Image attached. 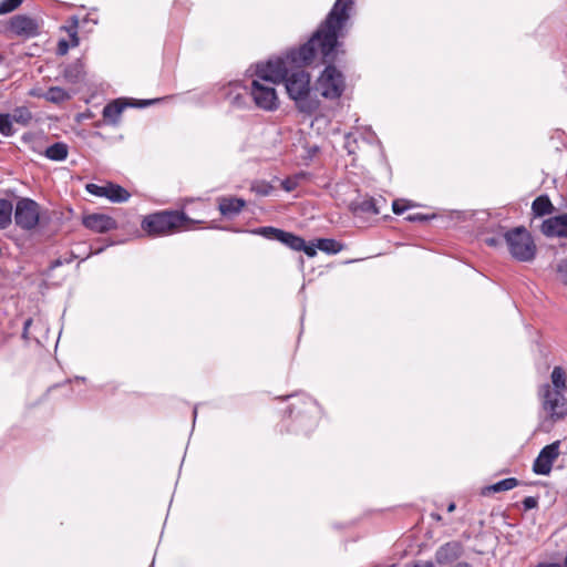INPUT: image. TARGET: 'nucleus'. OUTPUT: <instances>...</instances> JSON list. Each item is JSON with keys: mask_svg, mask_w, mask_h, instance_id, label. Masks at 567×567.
Instances as JSON below:
<instances>
[{"mask_svg": "<svg viewBox=\"0 0 567 567\" xmlns=\"http://www.w3.org/2000/svg\"><path fill=\"white\" fill-rule=\"evenodd\" d=\"M10 29L17 35L31 38L38 34L39 27L34 19L18 14L10 20Z\"/></svg>", "mask_w": 567, "mask_h": 567, "instance_id": "2eb2a0df", "label": "nucleus"}, {"mask_svg": "<svg viewBox=\"0 0 567 567\" xmlns=\"http://www.w3.org/2000/svg\"><path fill=\"white\" fill-rule=\"evenodd\" d=\"M535 216H545L551 213L553 204L547 196H538L532 205Z\"/></svg>", "mask_w": 567, "mask_h": 567, "instance_id": "b1692460", "label": "nucleus"}, {"mask_svg": "<svg viewBox=\"0 0 567 567\" xmlns=\"http://www.w3.org/2000/svg\"><path fill=\"white\" fill-rule=\"evenodd\" d=\"M413 567H434L432 561H417Z\"/></svg>", "mask_w": 567, "mask_h": 567, "instance_id": "37998d69", "label": "nucleus"}, {"mask_svg": "<svg viewBox=\"0 0 567 567\" xmlns=\"http://www.w3.org/2000/svg\"><path fill=\"white\" fill-rule=\"evenodd\" d=\"M463 545L458 540H451L440 546L435 551V561L441 565H450L463 555Z\"/></svg>", "mask_w": 567, "mask_h": 567, "instance_id": "ddd939ff", "label": "nucleus"}, {"mask_svg": "<svg viewBox=\"0 0 567 567\" xmlns=\"http://www.w3.org/2000/svg\"><path fill=\"white\" fill-rule=\"evenodd\" d=\"M196 415H197V409L195 408L194 409V417H196Z\"/></svg>", "mask_w": 567, "mask_h": 567, "instance_id": "8fccbe9b", "label": "nucleus"}, {"mask_svg": "<svg viewBox=\"0 0 567 567\" xmlns=\"http://www.w3.org/2000/svg\"><path fill=\"white\" fill-rule=\"evenodd\" d=\"M455 504L454 503H451L449 506H447V512H453L455 509Z\"/></svg>", "mask_w": 567, "mask_h": 567, "instance_id": "de8ad7c7", "label": "nucleus"}, {"mask_svg": "<svg viewBox=\"0 0 567 567\" xmlns=\"http://www.w3.org/2000/svg\"><path fill=\"white\" fill-rule=\"evenodd\" d=\"M543 412L551 423L563 421L567 416V398L558 390H550V384L542 385L539 390Z\"/></svg>", "mask_w": 567, "mask_h": 567, "instance_id": "39448f33", "label": "nucleus"}, {"mask_svg": "<svg viewBox=\"0 0 567 567\" xmlns=\"http://www.w3.org/2000/svg\"><path fill=\"white\" fill-rule=\"evenodd\" d=\"M83 225L95 233H106L117 227L116 220L105 214H91L83 217Z\"/></svg>", "mask_w": 567, "mask_h": 567, "instance_id": "dca6fc26", "label": "nucleus"}, {"mask_svg": "<svg viewBox=\"0 0 567 567\" xmlns=\"http://www.w3.org/2000/svg\"><path fill=\"white\" fill-rule=\"evenodd\" d=\"M519 482L515 477H508L504 478L502 481H498L497 483L491 485L487 487V491L493 493L504 492L513 489L514 487L518 486Z\"/></svg>", "mask_w": 567, "mask_h": 567, "instance_id": "bb28decb", "label": "nucleus"}, {"mask_svg": "<svg viewBox=\"0 0 567 567\" xmlns=\"http://www.w3.org/2000/svg\"><path fill=\"white\" fill-rule=\"evenodd\" d=\"M23 0H2L0 2V16L12 12L16 10Z\"/></svg>", "mask_w": 567, "mask_h": 567, "instance_id": "2f4dec72", "label": "nucleus"}, {"mask_svg": "<svg viewBox=\"0 0 567 567\" xmlns=\"http://www.w3.org/2000/svg\"><path fill=\"white\" fill-rule=\"evenodd\" d=\"M317 244L316 245H307L303 240V248L300 251H303L308 257H315L317 255Z\"/></svg>", "mask_w": 567, "mask_h": 567, "instance_id": "4c0bfd02", "label": "nucleus"}, {"mask_svg": "<svg viewBox=\"0 0 567 567\" xmlns=\"http://www.w3.org/2000/svg\"><path fill=\"white\" fill-rule=\"evenodd\" d=\"M86 190L92 195L106 198L107 185L100 186L96 184H87Z\"/></svg>", "mask_w": 567, "mask_h": 567, "instance_id": "473e14b6", "label": "nucleus"}, {"mask_svg": "<svg viewBox=\"0 0 567 567\" xmlns=\"http://www.w3.org/2000/svg\"><path fill=\"white\" fill-rule=\"evenodd\" d=\"M432 517L436 520H440L441 519V516L439 514H432Z\"/></svg>", "mask_w": 567, "mask_h": 567, "instance_id": "09e8293b", "label": "nucleus"}, {"mask_svg": "<svg viewBox=\"0 0 567 567\" xmlns=\"http://www.w3.org/2000/svg\"><path fill=\"white\" fill-rule=\"evenodd\" d=\"M12 122H17L22 125H28L32 120V114L28 107L21 106L13 110L11 114Z\"/></svg>", "mask_w": 567, "mask_h": 567, "instance_id": "cd10ccee", "label": "nucleus"}, {"mask_svg": "<svg viewBox=\"0 0 567 567\" xmlns=\"http://www.w3.org/2000/svg\"><path fill=\"white\" fill-rule=\"evenodd\" d=\"M317 248L327 254H338L342 250L343 246L332 238H322L317 240Z\"/></svg>", "mask_w": 567, "mask_h": 567, "instance_id": "a878e982", "label": "nucleus"}, {"mask_svg": "<svg viewBox=\"0 0 567 567\" xmlns=\"http://www.w3.org/2000/svg\"><path fill=\"white\" fill-rule=\"evenodd\" d=\"M560 442L555 441L542 449L533 464V471L538 475H548L554 462L559 456Z\"/></svg>", "mask_w": 567, "mask_h": 567, "instance_id": "9d476101", "label": "nucleus"}, {"mask_svg": "<svg viewBox=\"0 0 567 567\" xmlns=\"http://www.w3.org/2000/svg\"><path fill=\"white\" fill-rule=\"evenodd\" d=\"M69 51V43L65 41V40H61L59 41V44H58V53L60 55H64L66 54Z\"/></svg>", "mask_w": 567, "mask_h": 567, "instance_id": "58836bf2", "label": "nucleus"}, {"mask_svg": "<svg viewBox=\"0 0 567 567\" xmlns=\"http://www.w3.org/2000/svg\"><path fill=\"white\" fill-rule=\"evenodd\" d=\"M70 37H71V44H72V47L79 45V38H78V34H76L75 30L70 33Z\"/></svg>", "mask_w": 567, "mask_h": 567, "instance_id": "a19ab883", "label": "nucleus"}, {"mask_svg": "<svg viewBox=\"0 0 567 567\" xmlns=\"http://www.w3.org/2000/svg\"><path fill=\"white\" fill-rule=\"evenodd\" d=\"M69 147L63 142H56L44 151L45 157L54 162H62L68 157Z\"/></svg>", "mask_w": 567, "mask_h": 567, "instance_id": "aec40b11", "label": "nucleus"}, {"mask_svg": "<svg viewBox=\"0 0 567 567\" xmlns=\"http://www.w3.org/2000/svg\"><path fill=\"white\" fill-rule=\"evenodd\" d=\"M300 176H303V174H300ZM298 178L299 175L286 178L281 183L282 188L287 192L293 190L298 186Z\"/></svg>", "mask_w": 567, "mask_h": 567, "instance_id": "72a5a7b5", "label": "nucleus"}, {"mask_svg": "<svg viewBox=\"0 0 567 567\" xmlns=\"http://www.w3.org/2000/svg\"><path fill=\"white\" fill-rule=\"evenodd\" d=\"M246 206V202L243 198L237 197H221L219 198V212L223 216L230 217L239 214Z\"/></svg>", "mask_w": 567, "mask_h": 567, "instance_id": "a211bd4d", "label": "nucleus"}, {"mask_svg": "<svg viewBox=\"0 0 567 567\" xmlns=\"http://www.w3.org/2000/svg\"><path fill=\"white\" fill-rule=\"evenodd\" d=\"M354 0H336L324 21L320 24L330 30L329 39L334 40V32L344 37L354 12Z\"/></svg>", "mask_w": 567, "mask_h": 567, "instance_id": "20e7f679", "label": "nucleus"}, {"mask_svg": "<svg viewBox=\"0 0 567 567\" xmlns=\"http://www.w3.org/2000/svg\"><path fill=\"white\" fill-rule=\"evenodd\" d=\"M64 78L71 83L80 82L84 76V65L81 60H76L64 69Z\"/></svg>", "mask_w": 567, "mask_h": 567, "instance_id": "412c9836", "label": "nucleus"}, {"mask_svg": "<svg viewBox=\"0 0 567 567\" xmlns=\"http://www.w3.org/2000/svg\"><path fill=\"white\" fill-rule=\"evenodd\" d=\"M328 65L322 71L317 80L316 90L320 94L330 100L339 99L346 87L343 74L332 64L333 62H326Z\"/></svg>", "mask_w": 567, "mask_h": 567, "instance_id": "423d86ee", "label": "nucleus"}, {"mask_svg": "<svg viewBox=\"0 0 567 567\" xmlns=\"http://www.w3.org/2000/svg\"><path fill=\"white\" fill-rule=\"evenodd\" d=\"M536 567H561L558 563H539Z\"/></svg>", "mask_w": 567, "mask_h": 567, "instance_id": "c03bdc74", "label": "nucleus"}, {"mask_svg": "<svg viewBox=\"0 0 567 567\" xmlns=\"http://www.w3.org/2000/svg\"><path fill=\"white\" fill-rule=\"evenodd\" d=\"M130 193L122 186L109 183L106 198L112 203H125L130 198Z\"/></svg>", "mask_w": 567, "mask_h": 567, "instance_id": "4be33fe9", "label": "nucleus"}, {"mask_svg": "<svg viewBox=\"0 0 567 567\" xmlns=\"http://www.w3.org/2000/svg\"><path fill=\"white\" fill-rule=\"evenodd\" d=\"M13 205L9 199H0V229H7L12 223Z\"/></svg>", "mask_w": 567, "mask_h": 567, "instance_id": "5701e85b", "label": "nucleus"}, {"mask_svg": "<svg viewBox=\"0 0 567 567\" xmlns=\"http://www.w3.org/2000/svg\"><path fill=\"white\" fill-rule=\"evenodd\" d=\"M551 383L550 390H558L565 393L567 390L566 373L561 367H555L551 371Z\"/></svg>", "mask_w": 567, "mask_h": 567, "instance_id": "393cba45", "label": "nucleus"}, {"mask_svg": "<svg viewBox=\"0 0 567 567\" xmlns=\"http://www.w3.org/2000/svg\"><path fill=\"white\" fill-rule=\"evenodd\" d=\"M511 256L522 262L535 259L536 245L530 233L523 226L515 227L504 234Z\"/></svg>", "mask_w": 567, "mask_h": 567, "instance_id": "7ed1b4c3", "label": "nucleus"}, {"mask_svg": "<svg viewBox=\"0 0 567 567\" xmlns=\"http://www.w3.org/2000/svg\"><path fill=\"white\" fill-rule=\"evenodd\" d=\"M542 233L547 237H567V214L544 220Z\"/></svg>", "mask_w": 567, "mask_h": 567, "instance_id": "f3484780", "label": "nucleus"}, {"mask_svg": "<svg viewBox=\"0 0 567 567\" xmlns=\"http://www.w3.org/2000/svg\"><path fill=\"white\" fill-rule=\"evenodd\" d=\"M187 223H195L185 213L178 210H163L146 216L142 221V229L150 236H165L182 228Z\"/></svg>", "mask_w": 567, "mask_h": 567, "instance_id": "f03ea898", "label": "nucleus"}, {"mask_svg": "<svg viewBox=\"0 0 567 567\" xmlns=\"http://www.w3.org/2000/svg\"><path fill=\"white\" fill-rule=\"evenodd\" d=\"M219 93L234 107L243 109L247 105L248 89L239 81H230L221 85Z\"/></svg>", "mask_w": 567, "mask_h": 567, "instance_id": "9b49d317", "label": "nucleus"}, {"mask_svg": "<svg viewBox=\"0 0 567 567\" xmlns=\"http://www.w3.org/2000/svg\"><path fill=\"white\" fill-rule=\"evenodd\" d=\"M385 205V199L382 197L374 198L369 196L358 197L349 205V209L355 216L365 217L374 216L381 213L382 206Z\"/></svg>", "mask_w": 567, "mask_h": 567, "instance_id": "f8f14e48", "label": "nucleus"}, {"mask_svg": "<svg viewBox=\"0 0 567 567\" xmlns=\"http://www.w3.org/2000/svg\"><path fill=\"white\" fill-rule=\"evenodd\" d=\"M32 95L43 97L44 100L53 104H61L65 101H69L72 97L70 92L60 86H51L42 94H37L32 92Z\"/></svg>", "mask_w": 567, "mask_h": 567, "instance_id": "6ab92c4d", "label": "nucleus"}, {"mask_svg": "<svg viewBox=\"0 0 567 567\" xmlns=\"http://www.w3.org/2000/svg\"><path fill=\"white\" fill-rule=\"evenodd\" d=\"M555 271L559 282L567 286V257L561 258L556 262Z\"/></svg>", "mask_w": 567, "mask_h": 567, "instance_id": "c756f323", "label": "nucleus"}, {"mask_svg": "<svg viewBox=\"0 0 567 567\" xmlns=\"http://www.w3.org/2000/svg\"><path fill=\"white\" fill-rule=\"evenodd\" d=\"M250 233L269 240H277L296 251H300L303 248V239L301 237L271 226L255 228Z\"/></svg>", "mask_w": 567, "mask_h": 567, "instance_id": "1a4fd4ad", "label": "nucleus"}, {"mask_svg": "<svg viewBox=\"0 0 567 567\" xmlns=\"http://www.w3.org/2000/svg\"><path fill=\"white\" fill-rule=\"evenodd\" d=\"M31 322H32L31 319H28L24 322V331H23L24 334L27 333L28 329L30 328Z\"/></svg>", "mask_w": 567, "mask_h": 567, "instance_id": "49530a36", "label": "nucleus"}, {"mask_svg": "<svg viewBox=\"0 0 567 567\" xmlns=\"http://www.w3.org/2000/svg\"><path fill=\"white\" fill-rule=\"evenodd\" d=\"M537 505H538V501L534 496H527L523 499V506H524L525 511L533 509V508L537 507Z\"/></svg>", "mask_w": 567, "mask_h": 567, "instance_id": "e433bc0d", "label": "nucleus"}, {"mask_svg": "<svg viewBox=\"0 0 567 567\" xmlns=\"http://www.w3.org/2000/svg\"><path fill=\"white\" fill-rule=\"evenodd\" d=\"M406 219H408L409 221H423V220H426V219H427V217H426L425 215H423V214L417 213V214L409 215V216L406 217Z\"/></svg>", "mask_w": 567, "mask_h": 567, "instance_id": "ea45409f", "label": "nucleus"}, {"mask_svg": "<svg viewBox=\"0 0 567 567\" xmlns=\"http://www.w3.org/2000/svg\"><path fill=\"white\" fill-rule=\"evenodd\" d=\"M250 189L259 196H268L274 187L267 182L256 181L251 184Z\"/></svg>", "mask_w": 567, "mask_h": 567, "instance_id": "7c9ffc66", "label": "nucleus"}, {"mask_svg": "<svg viewBox=\"0 0 567 567\" xmlns=\"http://www.w3.org/2000/svg\"><path fill=\"white\" fill-rule=\"evenodd\" d=\"M451 567H472L468 563L461 561Z\"/></svg>", "mask_w": 567, "mask_h": 567, "instance_id": "a18cd8bd", "label": "nucleus"}, {"mask_svg": "<svg viewBox=\"0 0 567 567\" xmlns=\"http://www.w3.org/2000/svg\"><path fill=\"white\" fill-rule=\"evenodd\" d=\"M485 243H486V245H488L491 247H495L498 244V239L495 237H489V238L485 239Z\"/></svg>", "mask_w": 567, "mask_h": 567, "instance_id": "79ce46f5", "label": "nucleus"}, {"mask_svg": "<svg viewBox=\"0 0 567 567\" xmlns=\"http://www.w3.org/2000/svg\"><path fill=\"white\" fill-rule=\"evenodd\" d=\"M330 30L319 27L313 35L297 50L289 51L284 58L270 59L257 65V74L272 84L285 83L287 93L296 102L299 111L312 114L319 102L310 97V75L303 66L310 64L317 55L322 62H334L339 53L342 35L334 32V40L329 39Z\"/></svg>", "mask_w": 567, "mask_h": 567, "instance_id": "f257e3e1", "label": "nucleus"}, {"mask_svg": "<svg viewBox=\"0 0 567 567\" xmlns=\"http://www.w3.org/2000/svg\"><path fill=\"white\" fill-rule=\"evenodd\" d=\"M0 133L4 136H12L14 131L10 114L0 113Z\"/></svg>", "mask_w": 567, "mask_h": 567, "instance_id": "c85d7f7f", "label": "nucleus"}, {"mask_svg": "<svg viewBox=\"0 0 567 567\" xmlns=\"http://www.w3.org/2000/svg\"><path fill=\"white\" fill-rule=\"evenodd\" d=\"M40 219V206L31 198H20L14 208V221L23 230L34 229Z\"/></svg>", "mask_w": 567, "mask_h": 567, "instance_id": "6e6552de", "label": "nucleus"}, {"mask_svg": "<svg viewBox=\"0 0 567 567\" xmlns=\"http://www.w3.org/2000/svg\"><path fill=\"white\" fill-rule=\"evenodd\" d=\"M257 79L251 82L250 95L258 109L264 111H275L279 106V100L274 87L269 81H264L256 73Z\"/></svg>", "mask_w": 567, "mask_h": 567, "instance_id": "0eeeda50", "label": "nucleus"}, {"mask_svg": "<svg viewBox=\"0 0 567 567\" xmlns=\"http://www.w3.org/2000/svg\"><path fill=\"white\" fill-rule=\"evenodd\" d=\"M2 61H3V58L0 55V64L2 63Z\"/></svg>", "mask_w": 567, "mask_h": 567, "instance_id": "3c124183", "label": "nucleus"}, {"mask_svg": "<svg viewBox=\"0 0 567 567\" xmlns=\"http://www.w3.org/2000/svg\"><path fill=\"white\" fill-rule=\"evenodd\" d=\"M154 101L152 100H144V101H138V103L136 105L138 106H146V105H150L152 104ZM128 105H132L134 106L135 104L134 103H127L125 100L123 99H117V100H114L113 102L106 104L103 109V118L110 123V124H116L120 120V116L122 114V112L124 111V109Z\"/></svg>", "mask_w": 567, "mask_h": 567, "instance_id": "4468645a", "label": "nucleus"}, {"mask_svg": "<svg viewBox=\"0 0 567 567\" xmlns=\"http://www.w3.org/2000/svg\"><path fill=\"white\" fill-rule=\"evenodd\" d=\"M410 206L404 200H394L392 203V210L395 215L403 214Z\"/></svg>", "mask_w": 567, "mask_h": 567, "instance_id": "c9c22d12", "label": "nucleus"}, {"mask_svg": "<svg viewBox=\"0 0 567 567\" xmlns=\"http://www.w3.org/2000/svg\"><path fill=\"white\" fill-rule=\"evenodd\" d=\"M344 148L349 154H354L357 150V140L352 134H347L344 136Z\"/></svg>", "mask_w": 567, "mask_h": 567, "instance_id": "f704fd0d", "label": "nucleus"}]
</instances>
